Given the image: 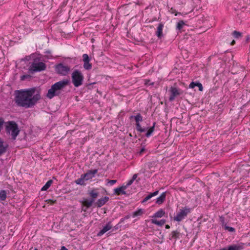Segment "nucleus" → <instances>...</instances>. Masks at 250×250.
<instances>
[{
    "instance_id": "obj_1",
    "label": "nucleus",
    "mask_w": 250,
    "mask_h": 250,
    "mask_svg": "<svg viewBox=\"0 0 250 250\" xmlns=\"http://www.w3.org/2000/svg\"><path fill=\"white\" fill-rule=\"evenodd\" d=\"M35 87L15 91V101L17 105L25 108L32 107L41 99L39 91Z\"/></svg>"
},
{
    "instance_id": "obj_2",
    "label": "nucleus",
    "mask_w": 250,
    "mask_h": 250,
    "mask_svg": "<svg viewBox=\"0 0 250 250\" xmlns=\"http://www.w3.org/2000/svg\"><path fill=\"white\" fill-rule=\"evenodd\" d=\"M70 83L68 79H63L52 84L48 90L46 96L50 99L54 97L58 96L61 94V90H62Z\"/></svg>"
},
{
    "instance_id": "obj_3",
    "label": "nucleus",
    "mask_w": 250,
    "mask_h": 250,
    "mask_svg": "<svg viewBox=\"0 0 250 250\" xmlns=\"http://www.w3.org/2000/svg\"><path fill=\"white\" fill-rule=\"evenodd\" d=\"M5 130L6 134L11 136L10 139L12 140H16L20 132L18 124L13 121L5 123Z\"/></svg>"
},
{
    "instance_id": "obj_4",
    "label": "nucleus",
    "mask_w": 250,
    "mask_h": 250,
    "mask_svg": "<svg viewBox=\"0 0 250 250\" xmlns=\"http://www.w3.org/2000/svg\"><path fill=\"white\" fill-rule=\"evenodd\" d=\"M72 83L76 87H79L83 83L84 76L82 72L78 69L74 70L72 74Z\"/></svg>"
},
{
    "instance_id": "obj_5",
    "label": "nucleus",
    "mask_w": 250,
    "mask_h": 250,
    "mask_svg": "<svg viewBox=\"0 0 250 250\" xmlns=\"http://www.w3.org/2000/svg\"><path fill=\"white\" fill-rule=\"evenodd\" d=\"M88 194L90 197L89 199L83 198V200L81 201V203L83 206L86 207V208H88L92 206V204L98 196V192L96 189H93L92 190H89Z\"/></svg>"
},
{
    "instance_id": "obj_6",
    "label": "nucleus",
    "mask_w": 250,
    "mask_h": 250,
    "mask_svg": "<svg viewBox=\"0 0 250 250\" xmlns=\"http://www.w3.org/2000/svg\"><path fill=\"white\" fill-rule=\"evenodd\" d=\"M46 65L43 62H38V59H35L29 67L31 72H41L45 70Z\"/></svg>"
},
{
    "instance_id": "obj_7",
    "label": "nucleus",
    "mask_w": 250,
    "mask_h": 250,
    "mask_svg": "<svg viewBox=\"0 0 250 250\" xmlns=\"http://www.w3.org/2000/svg\"><path fill=\"white\" fill-rule=\"evenodd\" d=\"M191 212V208L185 207L182 209H180L176 215L174 216L173 220L177 222H180L185 219L188 214Z\"/></svg>"
},
{
    "instance_id": "obj_8",
    "label": "nucleus",
    "mask_w": 250,
    "mask_h": 250,
    "mask_svg": "<svg viewBox=\"0 0 250 250\" xmlns=\"http://www.w3.org/2000/svg\"><path fill=\"white\" fill-rule=\"evenodd\" d=\"M56 72L61 76H66L70 70L68 65H65L62 63H60L55 66Z\"/></svg>"
},
{
    "instance_id": "obj_9",
    "label": "nucleus",
    "mask_w": 250,
    "mask_h": 250,
    "mask_svg": "<svg viewBox=\"0 0 250 250\" xmlns=\"http://www.w3.org/2000/svg\"><path fill=\"white\" fill-rule=\"evenodd\" d=\"M91 59L87 54L83 55V68L85 70H90L92 68V64L89 62Z\"/></svg>"
},
{
    "instance_id": "obj_10",
    "label": "nucleus",
    "mask_w": 250,
    "mask_h": 250,
    "mask_svg": "<svg viewBox=\"0 0 250 250\" xmlns=\"http://www.w3.org/2000/svg\"><path fill=\"white\" fill-rule=\"evenodd\" d=\"M169 91L170 92V95L169 97V101L170 102L173 101L175 97L181 94L180 90L178 89L176 87H171Z\"/></svg>"
},
{
    "instance_id": "obj_11",
    "label": "nucleus",
    "mask_w": 250,
    "mask_h": 250,
    "mask_svg": "<svg viewBox=\"0 0 250 250\" xmlns=\"http://www.w3.org/2000/svg\"><path fill=\"white\" fill-rule=\"evenodd\" d=\"M98 172V169L89 170L85 173L82 174L85 181L91 179L95 177V175Z\"/></svg>"
},
{
    "instance_id": "obj_12",
    "label": "nucleus",
    "mask_w": 250,
    "mask_h": 250,
    "mask_svg": "<svg viewBox=\"0 0 250 250\" xmlns=\"http://www.w3.org/2000/svg\"><path fill=\"white\" fill-rule=\"evenodd\" d=\"M245 244L243 243H238L228 246L229 250H242L244 248Z\"/></svg>"
},
{
    "instance_id": "obj_13",
    "label": "nucleus",
    "mask_w": 250,
    "mask_h": 250,
    "mask_svg": "<svg viewBox=\"0 0 250 250\" xmlns=\"http://www.w3.org/2000/svg\"><path fill=\"white\" fill-rule=\"evenodd\" d=\"M112 228V225L111 222H108L106 225L101 229L98 233V236H101L106 232L110 230Z\"/></svg>"
},
{
    "instance_id": "obj_14",
    "label": "nucleus",
    "mask_w": 250,
    "mask_h": 250,
    "mask_svg": "<svg viewBox=\"0 0 250 250\" xmlns=\"http://www.w3.org/2000/svg\"><path fill=\"white\" fill-rule=\"evenodd\" d=\"M126 189L125 187L123 185L119 188H115L114 193L117 195H126V192L125 191Z\"/></svg>"
},
{
    "instance_id": "obj_15",
    "label": "nucleus",
    "mask_w": 250,
    "mask_h": 250,
    "mask_svg": "<svg viewBox=\"0 0 250 250\" xmlns=\"http://www.w3.org/2000/svg\"><path fill=\"white\" fill-rule=\"evenodd\" d=\"M164 26V25L162 22H160L158 24L157 29V31L156 32V35L159 39H161L163 37V29Z\"/></svg>"
},
{
    "instance_id": "obj_16",
    "label": "nucleus",
    "mask_w": 250,
    "mask_h": 250,
    "mask_svg": "<svg viewBox=\"0 0 250 250\" xmlns=\"http://www.w3.org/2000/svg\"><path fill=\"white\" fill-rule=\"evenodd\" d=\"M109 200V197L107 196H104V197L99 199L95 203V205L100 208L104 205Z\"/></svg>"
},
{
    "instance_id": "obj_17",
    "label": "nucleus",
    "mask_w": 250,
    "mask_h": 250,
    "mask_svg": "<svg viewBox=\"0 0 250 250\" xmlns=\"http://www.w3.org/2000/svg\"><path fill=\"white\" fill-rule=\"evenodd\" d=\"M8 147V145L4 144L3 140L0 138V156L6 152Z\"/></svg>"
},
{
    "instance_id": "obj_18",
    "label": "nucleus",
    "mask_w": 250,
    "mask_h": 250,
    "mask_svg": "<svg viewBox=\"0 0 250 250\" xmlns=\"http://www.w3.org/2000/svg\"><path fill=\"white\" fill-rule=\"evenodd\" d=\"M166 192H163L159 197L156 199V203L158 205L162 204L166 200Z\"/></svg>"
},
{
    "instance_id": "obj_19",
    "label": "nucleus",
    "mask_w": 250,
    "mask_h": 250,
    "mask_svg": "<svg viewBox=\"0 0 250 250\" xmlns=\"http://www.w3.org/2000/svg\"><path fill=\"white\" fill-rule=\"evenodd\" d=\"M159 193V190L155 191L154 192L150 193L148 195H147L141 202L142 203H144L149 200L152 197L157 195Z\"/></svg>"
},
{
    "instance_id": "obj_20",
    "label": "nucleus",
    "mask_w": 250,
    "mask_h": 250,
    "mask_svg": "<svg viewBox=\"0 0 250 250\" xmlns=\"http://www.w3.org/2000/svg\"><path fill=\"white\" fill-rule=\"evenodd\" d=\"M151 223L159 226H162L166 223V220L162 219L161 220H157L156 219H152Z\"/></svg>"
},
{
    "instance_id": "obj_21",
    "label": "nucleus",
    "mask_w": 250,
    "mask_h": 250,
    "mask_svg": "<svg viewBox=\"0 0 250 250\" xmlns=\"http://www.w3.org/2000/svg\"><path fill=\"white\" fill-rule=\"evenodd\" d=\"M156 125V122H154L153 124V125L151 126L147 132L146 133L145 136L147 138H149L152 134V133L154 132L155 129V127Z\"/></svg>"
},
{
    "instance_id": "obj_22",
    "label": "nucleus",
    "mask_w": 250,
    "mask_h": 250,
    "mask_svg": "<svg viewBox=\"0 0 250 250\" xmlns=\"http://www.w3.org/2000/svg\"><path fill=\"white\" fill-rule=\"evenodd\" d=\"M134 118L135 121V123H138L143 121V117L140 113H138L136 116H131L130 119Z\"/></svg>"
},
{
    "instance_id": "obj_23",
    "label": "nucleus",
    "mask_w": 250,
    "mask_h": 250,
    "mask_svg": "<svg viewBox=\"0 0 250 250\" xmlns=\"http://www.w3.org/2000/svg\"><path fill=\"white\" fill-rule=\"evenodd\" d=\"M165 214V211L163 209H160L158 211H157L156 212L154 213L153 217H157V218H161L164 216Z\"/></svg>"
},
{
    "instance_id": "obj_24",
    "label": "nucleus",
    "mask_w": 250,
    "mask_h": 250,
    "mask_svg": "<svg viewBox=\"0 0 250 250\" xmlns=\"http://www.w3.org/2000/svg\"><path fill=\"white\" fill-rule=\"evenodd\" d=\"M85 180L84 178H83V176L82 174L81 177L77 179L75 182L77 185L81 186H84L85 185Z\"/></svg>"
},
{
    "instance_id": "obj_25",
    "label": "nucleus",
    "mask_w": 250,
    "mask_h": 250,
    "mask_svg": "<svg viewBox=\"0 0 250 250\" xmlns=\"http://www.w3.org/2000/svg\"><path fill=\"white\" fill-rule=\"evenodd\" d=\"M144 213V210L142 208H139L133 212L132 214V217H135L138 216H141Z\"/></svg>"
},
{
    "instance_id": "obj_26",
    "label": "nucleus",
    "mask_w": 250,
    "mask_h": 250,
    "mask_svg": "<svg viewBox=\"0 0 250 250\" xmlns=\"http://www.w3.org/2000/svg\"><path fill=\"white\" fill-rule=\"evenodd\" d=\"M7 197V192L5 190L0 191V200L5 201Z\"/></svg>"
},
{
    "instance_id": "obj_27",
    "label": "nucleus",
    "mask_w": 250,
    "mask_h": 250,
    "mask_svg": "<svg viewBox=\"0 0 250 250\" xmlns=\"http://www.w3.org/2000/svg\"><path fill=\"white\" fill-rule=\"evenodd\" d=\"M52 183H53V181L52 180H48L46 183L45 185L44 186H43V187L42 188L41 190L42 191L46 190L48 188H49L50 187V186L51 185Z\"/></svg>"
},
{
    "instance_id": "obj_28",
    "label": "nucleus",
    "mask_w": 250,
    "mask_h": 250,
    "mask_svg": "<svg viewBox=\"0 0 250 250\" xmlns=\"http://www.w3.org/2000/svg\"><path fill=\"white\" fill-rule=\"evenodd\" d=\"M185 25V23L183 21H179L176 24V29L179 31H180L183 27V26Z\"/></svg>"
},
{
    "instance_id": "obj_29",
    "label": "nucleus",
    "mask_w": 250,
    "mask_h": 250,
    "mask_svg": "<svg viewBox=\"0 0 250 250\" xmlns=\"http://www.w3.org/2000/svg\"><path fill=\"white\" fill-rule=\"evenodd\" d=\"M135 125H136V130L138 131H139L140 132H141V133L146 131V129L145 128H142L141 127V125H140V124L139 123H135Z\"/></svg>"
},
{
    "instance_id": "obj_30",
    "label": "nucleus",
    "mask_w": 250,
    "mask_h": 250,
    "mask_svg": "<svg viewBox=\"0 0 250 250\" xmlns=\"http://www.w3.org/2000/svg\"><path fill=\"white\" fill-rule=\"evenodd\" d=\"M179 237V232L177 230H174L171 233V239H177Z\"/></svg>"
},
{
    "instance_id": "obj_31",
    "label": "nucleus",
    "mask_w": 250,
    "mask_h": 250,
    "mask_svg": "<svg viewBox=\"0 0 250 250\" xmlns=\"http://www.w3.org/2000/svg\"><path fill=\"white\" fill-rule=\"evenodd\" d=\"M232 35L235 38L238 39L242 37V33L237 31H234L232 33Z\"/></svg>"
},
{
    "instance_id": "obj_32",
    "label": "nucleus",
    "mask_w": 250,
    "mask_h": 250,
    "mask_svg": "<svg viewBox=\"0 0 250 250\" xmlns=\"http://www.w3.org/2000/svg\"><path fill=\"white\" fill-rule=\"evenodd\" d=\"M224 229L225 230H228L229 231V232H235V228H233V227H229V226H228L227 225V224H225V226H224Z\"/></svg>"
},
{
    "instance_id": "obj_33",
    "label": "nucleus",
    "mask_w": 250,
    "mask_h": 250,
    "mask_svg": "<svg viewBox=\"0 0 250 250\" xmlns=\"http://www.w3.org/2000/svg\"><path fill=\"white\" fill-rule=\"evenodd\" d=\"M31 78V76L29 75H23L21 76V80L24 81L26 79Z\"/></svg>"
},
{
    "instance_id": "obj_34",
    "label": "nucleus",
    "mask_w": 250,
    "mask_h": 250,
    "mask_svg": "<svg viewBox=\"0 0 250 250\" xmlns=\"http://www.w3.org/2000/svg\"><path fill=\"white\" fill-rule=\"evenodd\" d=\"M220 221L221 222V224H222V226L224 228L225 224H227L225 223V218L223 216H220Z\"/></svg>"
},
{
    "instance_id": "obj_35",
    "label": "nucleus",
    "mask_w": 250,
    "mask_h": 250,
    "mask_svg": "<svg viewBox=\"0 0 250 250\" xmlns=\"http://www.w3.org/2000/svg\"><path fill=\"white\" fill-rule=\"evenodd\" d=\"M4 121L2 118H0V132H1V129H2V126L4 124Z\"/></svg>"
},
{
    "instance_id": "obj_36",
    "label": "nucleus",
    "mask_w": 250,
    "mask_h": 250,
    "mask_svg": "<svg viewBox=\"0 0 250 250\" xmlns=\"http://www.w3.org/2000/svg\"><path fill=\"white\" fill-rule=\"evenodd\" d=\"M196 86H198L199 87V91H203V87L202 84L201 83H196Z\"/></svg>"
},
{
    "instance_id": "obj_37",
    "label": "nucleus",
    "mask_w": 250,
    "mask_h": 250,
    "mask_svg": "<svg viewBox=\"0 0 250 250\" xmlns=\"http://www.w3.org/2000/svg\"><path fill=\"white\" fill-rule=\"evenodd\" d=\"M134 181H133L132 180V179H131L130 180H129V181H128L127 183H126V184L125 185H124L125 187V188H127L128 187H129V186H130L133 182Z\"/></svg>"
},
{
    "instance_id": "obj_38",
    "label": "nucleus",
    "mask_w": 250,
    "mask_h": 250,
    "mask_svg": "<svg viewBox=\"0 0 250 250\" xmlns=\"http://www.w3.org/2000/svg\"><path fill=\"white\" fill-rule=\"evenodd\" d=\"M196 86V83H195V82H191L189 85V87L190 88H194L195 86Z\"/></svg>"
},
{
    "instance_id": "obj_39",
    "label": "nucleus",
    "mask_w": 250,
    "mask_h": 250,
    "mask_svg": "<svg viewBox=\"0 0 250 250\" xmlns=\"http://www.w3.org/2000/svg\"><path fill=\"white\" fill-rule=\"evenodd\" d=\"M117 182L116 180H111L108 181V183L110 184V185H113Z\"/></svg>"
},
{
    "instance_id": "obj_40",
    "label": "nucleus",
    "mask_w": 250,
    "mask_h": 250,
    "mask_svg": "<svg viewBox=\"0 0 250 250\" xmlns=\"http://www.w3.org/2000/svg\"><path fill=\"white\" fill-rule=\"evenodd\" d=\"M170 12L171 13L175 14V15H177V13H176L175 9L171 8L170 9Z\"/></svg>"
},
{
    "instance_id": "obj_41",
    "label": "nucleus",
    "mask_w": 250,
    "mask_h": 250,
    "mask_svg": "<svg viewBox=\"0 0 250 250\" xmlns=\"http://www.w3.org/2000/svg\"><path fill=\"white\" fill-rule=\"evenodd\" d=\"M150 82V80H147L146 81V83H145V84L146 85H147V84H149V85H153L154 83H149Z\"/></svg>"
},
{
    "instance_id": "obj_42",
    "label": "nucleus",
    "mask_w": 250,
    "mask_h": 250,
    "mask_svg": "<svg viewBox=\"0 0 250 250\" xmlns=\"http://www.w3.org/2000/svg\"><path fill=\"white\" fill-rule=\"evenodd\" d=\"M137 176H138V175H137V174H134L133 175V176H132V178H131L132 180L133 181H134V180L137 178Z\"/></svg>"
},
{
    "instance_id": "obj_43",
    "label": "nucleus",
    "mask_w": 250,
    "mask_h": 250,
    "mask_svg": "<svg viewBox=\"0 0 250 250\" xmlns=\"http://www.w3.org/2000/svg\"><path fill=\"white\" fill-rule=\"evenodd\" d=\"M44 53L46 54H50L51 53V51L50 50H46Z\"/></svg>"
},
{
    "instance_id": "obj_44",
    "label": "nucleus",
    "mask_w": 250,
    "mask_h": 250,
    "mask_svg": "<svg viewBox=\"0 0 250 250\" xmlns=\"http://www.w3.org/2000/svg\"><path fill=\"white\" fill-rule=\"evenodd\" d=\"M219 250H229V249H228V247H225L224 248H222Z\"/></svg>"
},
{
    "instance_id": "obj_45",
    "label": "nucleus",
    "mask_w": 250,
    "mask_h": 250,
    "mask_svg": "<svg viewBox=\"0 0 250 250\" xmlns=\"http://www.w3.org/2000/svg\"><path fill=\"white\" fill-rule=\"evenodd\" d=\"M145 150V148L143 147L140 151V154H141Z\"/></svg>"
},
{
    "instance_id": "obj_46",
    "label": "nucleus",
    "mask_w": 250,
    "mask_h": 250,
    "mask_svg": "<svg viewBox=\"0 0 250 250\" xmlns=\"http://www.w3.org/2000/svg\"><path fill=\"white\" fill-rule=\"evenodd\" d=\"M62 250H68L64 246H62Z\"/></svg>"
},
{
    "instance_id": "obj_47",
    "label": "nucleus",
    "mask_w": 250,
    "mask_h": 250,
    "mask_svg": "<svg viewBox=\"0 0 250 250\" xmlns=\"http://www.w3.org/2000/svg\"><path fill=\"white\" fill-rule=\"evenodd\" d=\"M235 43V41L233 40L231 42V45H234Z\"/></svg>"
},
{
    "instance_id": "obj_48",
    "label": "nucleus",
    "mask_w": 250,
    "mask_h": 250,
    "mask_svg": "<svg viewBox=\"0 0 250 250\" xmlns=\"http://www.w3.org/2000/svg\"><path fill=\"white\" fill-rule=\"evenodd\" d=\"M130 216L129 215H126L125 216V219H127L129 218Z\"/></svg>"
},
{
    "instance_id": "obj_49",
    "label": "nucleus",
    "mask_w": 250,
    "mask_h": 250,
    "mask_svg": "<svg viewBox=\"0 0 250 250\" xmlns=\"http://www.w3.org/2000/svg\"><path fill=\"white\" fill-rule=\"evenodd\" d=\"M169 228H170V227H169V225H167L166 226V229H169Z\"/></svg>"
},
{
    "instance_id": "obj_50",
    "label": "nucleus",
    "mask_w": 250,
    "mask_h": 250,
    "mask_svg": "<svg viewBox=\"0 0 250 250\" xmlns=\"http://www.w3.org/2000/svg\"><path fill=\"white\" fill-rule=\"evenodd\" d=\"M49 202H51V204H52V203H54V201H52V200H49V202H48V203H49Z\"/></svg>"
},
{
    "instance_id": "obj_51",
    "label": "nucleus",
    "mask_w": 250,
    "mask_h": 250,
    "mask_svg": "<svg viewBox=\"0 0 250 250\" xmlns=\"http://www.w3.org/2000/svg\"><path fill=\"white\" fill-rule=\"evenodd\" d=\"M83 211H86V209H83Z\"/></svg>"
},
{
    "instance_id": "obj_52",
    "label": "nucleus",
    "mask_w": 250,
    "mask_h": 250,
    "mask_svg": "<svg viewBox=\"0 0 250 250\" xmlns=\"http://www.w3.org/2000/svg\"><path fill=\"white\" fill-rule=\"evenodd\" d=\"M31 32V29H29V32Z\"/></svg>"
}]
</instances>
